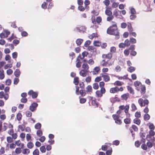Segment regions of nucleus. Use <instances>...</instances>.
<instances>
[{"mask_svg": "<svg viewBox=\"0 0 155 155\" xmlns=\"http://www.w3.org/2000/svg\"><path fill=\"white\" fill-rule=\"evenodd\" d=\"M150 115L147 114H144V120H148L150 119Z\"/></svg>", "mask_w": 155, "mask_h": 155, "instance_id": "2eb2a0df", "label": "nucleus"}, {"mask_svg": "<svg viewBox=\"0 0 155 155\" xmlns=\"http://www.w3.org/2000/svg\"><path fill=\"white\" fill-rule=\"evenodd\" d=\"M101 80V78L100 77H97L95 79V81L99 82Z\"/></svg>", "mask_w": 155, "mask_h": 155, "instance_id": "680f3d73", "label": "nucleus"}, {"mask_svg": "<svg viewBox=\"0 0 155 155\" xmlns=\"http://www.w3.org/2000/svg\"><path fill=\"white\" fill-rule=\"evenodd\" d=\"M21 101L22 103H25L27 101V99L26 98H22L21 100Z\"/></svg>", "mask_w": 155, "mask_h": 155, "instance_id": "338daca9", "label": "nucleus"}, {"mask_svg": "<svg viewBox=\"0 0 155 155\" xmlns=\"http://www.w3.org/2000/svg\"><path fill=\"white\" fill-rule=\"evenodd\" d=\"M91 43V42L90 41H87L84 43V47H87Z\"/></svg>", "mask_w": 155, "mask_h": 155, "instance_id": "ea45409f", "label": "nucleus"}, {"mask_svg": "<svg viewBox=\"0 0 155 155\" xmlns=\"http://www.w3.org/2000/svg\"><path fill=\"white\" fill-rule=\"evenodd\" d=\"M22 115L21 113H18L16 115V117L17 120L20 121L21 119Z\"/></svg>", "mask_w": 155, "mask_h": 155, "instance_id": "393cba45", "label": "nucleus"}, {"mask_svg": "<svg viewBox=\"0 0 155 155\" xmlns=\"http://www.w3.org/2000/svg\"><path fill=\"white\" fill-rule=\"evenodd\" d=\"M75 88L76 89V91H75L76 94L78 95H79V87L78 86H76Z\"/></svg>", "mask_w": 155, "mask_h": 155, "instance_id": "09e8293b", "label": "nucleus"}, {"mask_svg": "<svg viewBox=\"0 0 155 155\" xmlns=\"http://www.w3.org/2000/svg\"><path fill=\"white\" fill-rule=\"evenodd\" d=\"M128 31H131L133 30V28L131 25L130 23L127 25Z\"/></svg>", "mask_w": 155, "mask_h": 155, "instance_id": "79ce46f5", "label": "nucleus"}, {"mask_svg": "<svg viewBox=\"0 0 155 155\" xmlns=\"http://www.w3.org/2000/svg\"><path fill=\"white\" fill-rule=\"evenodd\" d=\"M127 26V24L126 23L123 22L121 24V28H126Z\"/></svg>", "mask_w": 155, "mask_h": 155, "instance_id": "69168bd1", "label": "nucleus"}, {"mask_svg": "<svg viewBox=\"0 0 155 155\" xmlns=\"http://www.w3.org/2000/svg\"><path fill=\"white\" fill-rule=\"evenodd\" d=\"M124 122L126 124H130V121L129 119L127 118L124 120Z\"/></svg>", "mask_w": 155, "mask_h": 155, "instance_id": "49530a36", "label": "nucleus"}, {"mask_svg": "<svg viewBox=\"0 0 155 155\" xmlns=\"http://www.w3.org/2000/svg\"><path fill=\"white\" fill-rule=\"evenodd\" d=\"M13 73L12 70L11 69H9L7 71V73L8 75H11Z\"/></svg>", "mask_w": 155, "mask_h": 155, "instance_id": "13d9d810", "label": "nucleus"}, {"mask_svg": "<svg viewBox=\"0 0 155 155\" xmlns=\"http://www.w3.org/2000/svg\"><path fill=\"white\" fill-rule=\"evenodd\" d=\"M140 84H141L142 85L141 83L138 81H136L134 83V85H135V86L136 87V89L137 90L139 91V89L138 88V87L139 86V85Z\"/></svg>", "mask_w": 155, "mask_h": 155, "instance_id": "0eeeda50", "label": "nucleus"}, {"mask_svg": "<svg viewBox=\"0 0 155 155\" xmlns=\"http://www.w3.org/2000/svg\"><path fill=\"white\" fill-rule=\"evenodd\" d=\"M124 43L126 46H129L130 44V41L127 39L125 41Z\"/></svg>", "mask_w": 155, "mask_h": 155, "instance_id": "c756f323", "label": "nucleus"}, {"mask_svg": "<svg viewBox=\"0 0 155 155\" xmlns=\"http://www.w3.org/2000/svg\"><path fill=\"white\" fill-rule=\"evenodd\" d=\"M101 20L102 19L101 17H98L96 18V22H97L98 23H99L101 22Z\"/></svg>", "mask_w": 155, "mask_h": 155, "instance_id": "052dcab7", "label": "nucleus"}, {"mask_svg": "<svg viewBox=\"0 0 155 155\" xmlns=\"http://www.w3.org/2000/svg\"><path fill=\"white\" fill-rule=\"evenodd\" d=\"M128 90L130 91V93L134 94V91L132 87L130 86L127 87Z\"/></svg>", "mask_w": 155, "mask_h": 155, "instance_id": "412c9836", "label": "nucleus"}, {"mask_svg": "<svg viewBox=\"0 0 155 155\" xmlns=\"http://www.w3.org/2000/svg\"><path fill=\"white\" fill-rule=\"evenodd\" d=\"M37 134L38 136L41 137L42 134V132L41 130H38L37 132Z\"/></svg>", "mask_w": 155, "mask_h": 155, "instance_id": "a18cd8bd", "label": "nucleus"}, {"mask_svg": "<svg viewBox=\"0 0 155 155\" xmlns=\"http://www.w3.org/2000/svg\"><path fill=\"white\" fill-rule=\"evenodd\" d=\"M129 94L128 93L122 95L121 97L123 99L125 100H127V99L128 97L129 96Z\"/></svg>", "mask_w": 155, "mask_h": 155, "instance_id": "39448f33", "label": "nucleus"}, {"mask_svg": "<svg viewBox=\"0 0 155 155\" xmlns=\"http://www.w3.org/2000/svg\"><path fill=\"white\" fill-rule=\"evenodd\" d=\"M134 122L137 125H139L140 123V120L137 118H135L134 120Z\"/></svg>", "mask_w": 155, "mask_h": 155, "instance_id": "f3484780", "label": "nucleus"}, {"mask_svg": "<svg viewBox=\"0 0 155 155\" xmlns=\"http://www.w3.org/2000/svg\"><path fill=\"white\" fill-rule=\"evenodd\" d=\"M137 16L134 14L131 15L130 16V19L131 20H134L136 18Z\"/></svg>", "mask_w": 155, "mask_h": 155, "instance_id": "bf43d9fd", "label": "nucleus"}, {"mask_svg": "<svg viewBox=\"0 0 155 155\" xmlns=\"http://www.w3.org/2000/svg\"><path fill=\"white\" fill-rule=\"evenodd\" d=\"M14 74L16 77H18L20 74V70L18 69H16L14 72Z\"/></svg>", "mask_w": 155, "mask_h": 155, "instance_id": "9b49d317", "label": "nucleus"}, {"mask_svg": "<svg viewBox=\"0 0 155 155\" xmlns=\"http://www.w3.org/2000/svg\"><path fill=\"white\" fill-rule=\"evenodd\" d=\"M26 116L27 117H30L32 115V113L30 111H27L25 112Z\"/></svg>", "mask_w": 155, "mask_h": 155, "instance_id": "72a5a7b5", "label": "nucleus"}, {"mask_svg": "<svg viewBox=\"0 0 155 155\" xmlns=\"http://www.w3.org/2000/svg\"><path fill=\"white\" fill-rule=\"evenodd\" d=\"M107 33L109 35L116 36V38L118 39L119 38V32L117 28L116 24L113 25L108 28Z\"/></svg>", "mask_w": 155, "mask_h": 155, "instance_id": "f257e3e1", "label": "nucleus"}, {"mask_svg": "<svg viewBox=\"0 0 155 155\" xmlns=\"http://www.w3.org/2000/svg\"><path fill=\"white\" fill-rule=\"evenodd\" d=\"M118 87H115L111 88L110 91L111 93H114L117 92L118 91Z\"/></svg>", "mask_w": 155, "mask_h": 155, "instance_id": "20e7f679", "label": "nucleus"}, {"mask_svg": "<svg viewBox=\"0 0 155 155\" xmlns=\"http://www.w3.org/2000/svg\"><path fill=\"white\" fill-rule=\"evenodd\" d=\"M79 78L78 77H76L74 78L73 83L75 85H78L79 83Z\"/></svg>", "mask_w": 155, "mask_h": 155, "instance_id": "9d476101", "label": "nucleus"}, {"mask_svg": "<svg viewBox=\"0 0 155 155\" xmlns=\"http://www.w3.org/2000/svg\"><path fill=\"white\" fill-rule=\"evenodd\" d=\"M18 56V53L17 52H15L12 53V56L13 58H17Z\"/></svg>", "mask_w": 155, "mask_h": 155, "instance_id": "603ef678", "label": "nucleus"}, {"mask_svg": "<svg viewBox=\"0 0 155 155\" xmlns=\"http://www.w3.org/2000/svg\"><path fill=\"white\" fill-rule=\"evenodd\" d=\"M105 14L108 16L112 15V12L109 9H106L105 11Z\"/></svg>", "mask_w": 155, "mask_h": 155, "instance_id": "4468645a", "label": "nucleus"}, {"mask_svg": "<svg viewBox=\"0 0 155 155\" xmlns=\"http://www.w3.org/2000/svg\"><path fill=\"white\" fill-rule=\"evenodd\" d=\"M83 41L82 39L78 38L76 40V42L78 45H81Z\"/></svg>", "mask_w": 155, "mask_h": 155, "instance_id": "1a4fd4ad", "label": "nucleus"}, {"mask_svg": "<svg viewBox=\"0 0 155 155\" xmlns=\"http://www.w3.org/2000/svg\"><path fill=\"white\" fill-rule=\"evenodd\" d=\"M155 132L152 130H150L149 131V135H147V138L148 137H150V136H153L155 135Z\"/></svg>", "mask_w": 155, "mask_h": 155, "instance_id": "5701e85b", "label": "nucleus"}, {"mask_svg": "<svg viewBox=\"0 0 155 155\" xmlns=\"http://www.w3.org/2000/svg\"><path fill=\"white\" fill-rule=\"evenodd\" d=\"M102 77L103 78V80L105 82H107L110 80V78L107 74L105 73V74H101Z\"/></svg>", "mask_w": 155, "mask_h": 155, "instance_id": "7ed1b4c3", "label": "nucleus"}, {"mask_svg": "<svg viewBox=\"0 0 155 155\" xmlns=\"http://www.w3.org/2000/svg\"><path fill=\"white\" fill-rule=\"evenodd\" d=\"M132 128L134 130V131H137L138 130V127L134 125H132Z\"/></svg>", "mask_w": 155, "mask_h": 155, "instance_id": "4d7b16f0", "label": "nucleus"}, {"mask_svg": "<svg viewBox=\"0 0 155 155\" xmlns=\"http://www.w3.org/2000/svg\"><path fill=\"white\" fill-rule=\"evenodd\" d=\"M135 116L137 118H139L140 117L141 114L140 112H137L135 114Z\"/></svg>", "mask_w": 155, "mask_h": 155, "instance_id": "864d4df0", "label": "nucleus"}, {"mask_svg": "<svg viewBox=\"0 0 155 155\" xmlns=\"http://www.w3.org/2000/svg\"><path fill=\"white\" fill-rule=\"evenodd\" d=\"M19 81V80L18 78H15L14 80V84L16 85L18 84Z\"/></svg>", "mask_w": 155, "mask_h": 155, "instance_id": "a19ab883", "label": "nucleus"}, {"mask_svg": "<svg viewBox=\"0 0 155 155\" xmlns=\"http://www.w3.org/2000/svg\"><path fill=\"white\" fill-rule=\"evenodd\" d=\"M114 84L119 86H121L122 85L121 82L118 81H116L114 83Z\"/></svg>", "mask_w": 155, "mask_h": 155, "instance_id": "5fc2aeb1", "label": "nucleus"}, {"mask_svg": "<svg viewBox=\"0 0 155 155\" xmlns=\"http://www.w3.org/2000/svg\"><path fill=\"white\" fill-rule=\"evenodd\" d=\"M92 87L90 85H88L86 88V90L85 91L86 92H92Z\"/></svg>", "mask_w": 155, "mask_h": 155, "instance_id": "6e6552de", "label": "nucleus"}, {"mask_svg": "<svg viewBox=\"0 0 155 155\" xmlns=\"http://www.w3.org/2000/svg\"><path fill=\"white\" fill-rule=\"evenodd\" d=\"M22 153L24 154H28L30 153V150L28 149H25L22 150Z\"/></svg>", "mask_w": 155, "mask_h": 155, "instance_id": "dca6fc26", "label": "nucleus"}, {"mask_svg": "<svg viewBox=\"0 0 155 155\" xmlns=\"http://www.w3.org/2000/svg\"><path fill=\"white\" fill-rule=\"evenodd\" d=\"M38 106V104L34 102L29 107V109L32 112H33L36 109V108Z\"/></svg>", "mask_w": 155, "mask_h": 155, "instance_id": "f03ea898", "label": "nucleus"}, {"mask_svg": "<svg viewBox=\"0 0 155 155\" xmlns=\"http://www.w3.org/2000/svg\"><path fill=\"white\" fill-rule=\"evenodd\" d=\"M100 68L99 67H95L94 69V70L96 72V73H93V74H96V73H97L100 70Z\"/></svg>", "mask_w": 155, "mask_h": 155, "instance_id": "37998d69", "label": "nucleus"}, {"mask_svg": "<svg viewBox=\"0 0 155 155\" xmlns=\"http://www.w3.org/2000/svg\"><path fill=\"white\" fill-rule=\"evenodd\" d=\"M88 49L90 51L94 52L96 51V49L94 46H89L88 48Z\"/></svg>", "mask_w": 155, "mask_h": 155, "instance_id": "423d86ee", "label": "nucleus"}, {"mask_svg": "<svg viewBox=\"0 0 155 155\" xmlns=\"http://www.w3.org/2000/svg\"><path fill=\"white\" fill-rule=\"evenodd\" d=\"M40 150L42 153H45L46 151V148L45 146H41L40 148Z\"/></svg>", "mask_w": 155, "mask_h": 155, "instance_id": "c9c22d12", "label": "nucleus"}, {"mask_svg": "<svg viewBox=\"0 0 155 155\" xmlns=\"http://www.w3.org/2000/svg\"><path fill=\"white\" fill-rule=\"evenodd\" d=\"M12 83L11 80L10 79L7 80L5 81V84L8 85H10Z\"/></svg>", "mask_w": 155, "mask_h": 155, "instance_id": "58836bf2", "label": "nucleus"}, {"mask_svg": "<svg viewBox=\"0 0 155 155\" xmlns=\"http://www.w3.org/2000/svg\"><path fill=\"white\" fill-rule=\"evenodd\" d=\"M138 103L141 107L143 106V99L141 98L139 99Z\"/></svg>", "mask_w": 155, "mask_h": 155, "instance_id": "bb28decb", "label": "nucleus"}, {"mask_svg": "<svg viewBox=\"0 0 155 155\" xmlns=\"http://www.w3.org/2000/svg\"><path fill=\"white\" fill-rule=\"evenodd\" d=\"M33 94L32 95V98H36L38 95V93L36 92H34Z\"/></svg>", "mask_w": 155, "mask_h": 155, "instance_id": "de8ad7c7", "label": "nucleus"}, {"mask_svg": "<svg viewBox=\"0 0 155 155\" xmlns=\"http://www.w3.org/2000/svg\"><path fill=\"white\" fill-rule=\"evenodd\" d=\"M135 70V68L134 67L132 66H130L129 68L128 71L129 72L131 73L134 71Z\"/></svg>", "mask_w": 155, "mask_h": 155, "instance_id": "cd10ccee", "label": "nucleus"}, {"mask_svg": "<svg viewBox=\"0 0 155 155\" xmlns=\"http://www.w3.org/2000/svg\"><path fill=\"white\" fill-rule=\"evenodd\" d=\"M107 18V21H110L111 20H112L114 18V16L112 15L108 16Z\"/></svg>", "mask_w": 155, "mask_h": 155, "instance_id": "4c0bfd02", "label": "nucleus"}, {"mask_svg": "<svg viewBox=\"0 0 155 155\" xmlns=\"http://www.w3.org/2000/svg\"><path fill=\"white\" fill-rule=\"evenodd\" d=\"M12 64H7L5 65L4 67V68L5 69H7L8 68H11L12 67Z\"/></svg>", "mask_w": 155, "mask_h": 155, "instance_id": "473e14b6", "label": "nucleus"}, {"mask_svg": "<svg viewBox=\"0 0 155 155\" xmlns=\"http://www.w3.org/2000/svg\"><path fill=\"white\" fill-rule=\"evenodd\" d=\"M112 152V149L110 147L109 150H107L106 152V154L107 155H111Z\"/></svg>", "mask_w": 155, "mask_h": 155, "instance_id": "b1692460", "label": "nucleus"}, {"mask_svg": "<svg viewBox=\"0 0 155 155\" xmlns=\"http://www.w3.org/2000/svg\"><path fill=\"white\" fill-rule=\"evenodd\" d=\"M34 155H39V151L38 149H35L33 152Z\"/></svg>", "mask_w": 155, "mask_h": 155, "instance_id": "8fccbe9b", "label": "nucleus"}, {"mask_svg": "<svg viewBox=\"0 0 155 155\" xmlns=\"http://www.w3.org/2000/svg\"><path fill=\"white\" fill-rule=\"evenodd\" d=\"M79 74L80 75L84 77H85L87 75V73L86 72H84V70H82L80 71L79 72Z\"/></svg>", "mask_w": 155, "mask_h": 155, "instance_id": "f8f14e48", "label": "nucleus"}, {"mask_svg": "<svg viewBox=\"0 0 155 155\" xmlns=\"http://www.w3.org/2000/svg\"><path fill=\"white\" fill-rule=\"evenodd\" d=\"M96 94L97 97H101L102 95V94L100 91L97 90L96 92Z\"/></svg>", "mask_w": 155, "mask_h": 155, "instance_id": "a878e982", "label": "nucleus"}, {"mask_svg": "<svg viewBox=\"0 0 155 155\" xmlns=\"http://www.w3.org/2000/svg\"><path fill=\"white\" fill-rule=\"evenodd\" d=\"M141 93L142 94H144L146 92V87L144 85L142 86L141 88Z\"/></svg>", "mask_w": 155, "mask_h": 155, "instance_id": "4be33fe9", "label": "nucleus"}, {"mask_svg": "<svg viewBox=\"0 0 155 155\" xmlns=\"http://www.w3.org/2000/svg\"><path fill=\"white\" fill-rule=\"evenodd\" d=\"M112 117L114 119L115 121L119 118V116L116 114H113L112 115Z\"/></svg>", "mask_w": 155, "mask_h": 155, "instance_id": "c03bdc74", "label": "nucleus"}, {"mask_svg": "<svg viewBox=\"0 0 155 155\" xmlns=\"http://www.w3.org/2000/svg\"><path fill=\"white\" fill-rule=\"evenodd\" d=\"M77 2L78 5L80 6L82 5H83V1L82 0H78Z\"/></svg>", "mask_w": 155, "mask_h": 155, "instance_id": "0e129e2a", "label": "nucleus"}, {"mask_svg": "<svg viewBox=\"0 0 155 155\" xmlns=\"http://www.w3.org/2000/svg\"><path fill=\"white\" fill-rule=\"evenodd\" d=\"M84 26H81L80 27H77L76 28L77 30L79 32H81L83 30V28H84Z\"/></svg>", "mask_w": 155, "mask_h": 155, "instance_id": "2f4dec72", "label": "nucleus"}, {"mask_svg": "<svg viewBox=\"0 0 155 155\" xmlns=\"http://www.w3.org/2000/svg\"><path fill=\"white\" fill-rule=\"evenodd\" d=\"M116 50V48L114 47H111L110 51L111 52L114 53L115 52Z\"/></svg>", "mask_w": 155, "mask_h": 155, "instance_id": "e2e57ef3", "label": "nucleus"}, {"mask_svg": "<svg viewBox=\"0 0 155 155\" xmlns=\"http://www.w3.org/2000/svg\"><path fill=\"white\" fill-rule=\"evenodd\" d=\"M77 61H78V62L76 64V66L77 67L79 68L81 66V61L80 59L78 58H77Z\"/></svg>", "mask_w": 155, "mask_h": 155, "instance_id": "6ab92c4d", "label": "nucleus"}, {"mask_svg": "<svg viewBox=\"0 0 155 155\" xmlns=\"http://www.w3.org/2000/svg\"><path fill=\"white\" fill-rule=\"evenodd\" d=\"M41 124L39 123L36 124L35 125V128L36 129H39L41 128Z\"/></svg>", "mask_w": 155, "mask_h": 155, "instance_id": "c85d7f7f", "label": "nucleus"}, {"mask_svg": "<svg viewBox=\"0 0 155 155\" xmlns=\"http://www.w3.org/2000/svg\"><path fill=\"white\" fill-rule=\"evenodd\" d=\"M83 68L87 70L89 68L87 64H84L82 65Z\"/></svg>", "mask_w": 155, "mask_h": 155, "instance_id": "f704fd0d", "label": "nucleus"}, {"mask_svg": "<svg viewBox=\"0 0 155 155\" xmlns=\"http://www.w3.org/2000/svg\"><path fill=\"white\" fill-rule=\"evenodd\" d=\"M121 68L119 65H117L115 68V70L116 72H119L120 71Z\"/></svg>", "mask_w": 155, "mask_h": 155, "instance_id": "3c124183", "label": "nucleus"}, {"mask_svg": "<svg viewBox=\"0 0 155 155\" xmlns=\"http://www.w3.org/2000/svg\"><path fill=\"white\" fill-rule=\"evenodd\" d=\"M93 88L94 89H97L99 88V85L97 83H95L93 84Z\"/></svg>", "mask_w": 155, "mask_h": 155, "instance_id": "7c9ffc66", "label": "nucleus"}, {"mask_svg": "<svg viewBox=\"0 0 155 155\" xmlns=\"http://www.w3.org/2000/svg\"><path fill=\"white\" fill-rule=\"evenodd\" d=\"M103 3L106 6H107L109 5L110 2L109 0H105L103 1Z\"/></svg>", "mask_w": 155, "mask_h": 155, "instance_id": "e433bc0d", "label": "nucleus"}, {"mask_svg": "<svg viewBox=\"0 0 155 155\" xmlns=\"http://www.w3.org/2000/svg\"><path fill=\"white\" fill-rule=\"evenodd\" d=\"M94 45L96 46H99L101 45V43L98 41H94Z\"/></svg>", "mask_w": 155, "mask_h": 155, "instance_id": "aec40b11", "label": "nucleus"}, {"mask_svg": "<svg viewBox=\"0 0 155 155\" xmlns=\"http://www.w3.org/2000/svg\"><path fill=\"white\" fill-rule=\"evenodd\" d=\"M79 94H80L81 96L83 97L86 94V92L85 91L84 92L83 90L82 89L80 90L79 91Z\"/></svg>", "mask_w": 155, "mask_h": 155, "instance_id": "a211bd4d", "label": "nucleus"}, {"mask_svg": "<svg viewBox=\"0 0 155 155\" xmlns=\"http://www.w3.org/2000/svg\"><path fill=\"white\" fill-rule=\"evenodd\" d=\"M80 87L82 89H83L84 87V84L83 82H82L79 84Z\"/></svg>", "mask_w": 155, "mask_h": 155, "instance_id": "774afa93", "label": "nucleus"}, {"mask_svg": "<svg viewBox=\"0 0 155 155\" xmlns=\"http://www.w3.org/2000/svg\"><path fill=\"white\" fill-rule=\"evenodd\" d=\"M86 101V99L84 98H81L80 99V102L81 104L84 103Z\"/></svg>", "mask_w": 155, "mask_h": 155, "instance_id": "6e6d98bb", "label": "nucleus"}, {"mask_svg": "<svg viewBox=\"0 0 155 155\" xmlns=\"http://www.w3.org/2000/svg\"><path fill=\"white\" fill-rule=\"evenodd\" d=\"M23 146H22L20 148H17L15 150V152L17 154H19L21 152V149L23 148Z\"/></svg>", "mask_w": 155, "mask_h": 155, "instance_id": "ddd939ff", "label": "nucleus"}]
</instances>
